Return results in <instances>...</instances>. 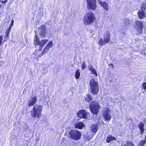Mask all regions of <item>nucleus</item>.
I'll use <instances>...</instances> for the list:
<instances>
[{"label":"nucleus","instance_id":"obj_1","mask_svg":"<svg viewBox=\"0 0 146 146\" xmlns=\"http://www.w3.org/2000/svg\"><path fill=\"white\" fill-rule=\"evenodd\" d=\"M96 20V17L94 14L91 11L86 13L84 16L83 21L86 25H90Z\"/></svg>","mask_w":146,"mask_h":146},{"label":"nucleus","instance_id":"obj_2","mask_svg":"<svg viewBox=\"0 0 146 146\" xmlns=\"http://www.w3.org/2000/svg\"><path fill=\"white\" fill-rule=\"evenodd\" d=\"M42 106L41 105H36L34 106L33 110L31 111V116L34 118L38 119L41 116L42 111Z\"/></svg>","mask_w":146,"mask_h":146},{"label":"nucleus","instance_id":"obj_3","mask_svg":"<svg viewBox=\"0 0 146 146\" xmlns=\"http://www.w3.org/2000/svg\"><path fill=\"white\" fill-rule=\"evenodd\" d=\"M111 35L109 31H106L104 34L103 38H101L98 41V44L101 46L109 43L110 40Z\"/></svg>","mask_w":146,"mask_h":146},{"label":"nucleus","instance_id":"obj_4","mask_svg":"<svg viewBox=\"0 0 146 146\" xmlns=\"http://www.w3.org/2000/svg\"><path fill=\"white\" fill-rule=\"evenodd\" d=\"M90 86L92 93L94 95L97 94L99 90L98 80L96 79H92L90 82Z\"/></svg>","mask_w":146,"mask_h":146},{"label":"nucleus","instance_id":"obj_5","mask_svg":"<svg viewBox=\"0 0 146 146\" xmlns=\"http://www.w3.org/2000/svg\"><path fill=\"white\" fill-rule=\"evenodd\" d=\"M34 40L35 41V46L40 45V48L38 50L40 51L42 50L44 45H45L46 43L48 41L47 39L42 40L40 41L39 38L36 34L35 35Z\"/></svg>","mask_w":146,"mask_h":146},{"label":"nucleus","instance_id":"obj_6","mask_svg":"<svg viewBox=\"0 0 146 146\" xmlns=\"http://www.w3.org/2000/svg\"><path fill=\"white\" fill-rule=\"evenodd\" d=\"M89 107L92 112L95 115L98 114L100 108L99 104L96 101L92 102L89 105Z\"/></svg>","mask_w":146,"mask_h":146},{"label":"nucleus","instance_id":"obj_7","mask_svg":"<svg viewBox=\"0 0 146 146\" xmlns=\"http://www.w3.org/2000/svg\"><path fill=\"white\" fill-rule=\"evenodd\" d=\"M69 137L74 140H78L81 137V134L80 132L75 130H71L69 133Z\"/></svg>","mask_w":146,"mask_h":146},{"label":"nucleus","instance_id":"obj_8","mask_svg":"<svg viewBox=\"0 0 146 146\" xmlns=\"http://www.w3.org/2000/svg\"><path fill=\"white\" fill-rule=\"evenodd\" d=\"M103 115L105 120L108 122L110 121L111 118V112L110 110L108 108H106L104 109Z\"/></svg>","mask_w":146,"mask_h":146},{"label":"nucleus","instance_id":"obj_9","mask_svg":"<svg viewBox=\"0 0 146 146\" xmlns=\"http://www.w3.org/2000/svg\"><path fill=\"white\" fill-rule=\"evenodd\" d=\"M87 5L88 9L93 10H96L97 6L96 0H87Z\"/></svg>","mask_w":146,"mask_h":146},{"label":"nucleus","instance_id":"obj_10","mask_svg":"<svg viewBox=\"0 0 146 146\" xmlns=\"http://www.w3.org/2000/svg\"><path fill=\"white\" fill-rule=\"evenodd\" d=\"M135 29L139 34H141L142 32V29L143 27L142 22L137 21H136Z\"/></svg>","mask_w":146,"mask_h":146},{"label":"nucleus","instance_id":"obj_11","mask_svg":"<svg viewBox=\"0 0 146 146\" xmlns=\"http://www.w3.org/2000/svg\"><path fill=\"white\" fill-rule=\"evenodd\" d=\"M39 29L40 32L39 35L42 38L45 37L46 33V27L44 25H42L40 27L38 28Z\"/></svg>","mask_w":146,"mask_h":146},{"label":"nucleus","instance_id":"obj_12","mask_svg":"<svg viewBox=\"0 0 146 146\" xmlns=\"http://www.w3.org/2000/svg\"><path fill=\"white\" fill-rule=\"evenodd\" d=\"M37 98L35 96L32 97L31 98L29 99L28 102V105L29 107L33 106L36 103Z\"/></svg>","mask_w":146,"mask_h":146},{"label":"nucleus","instance_id":"obj_13","mask_svg":"<svg viewBox=\"0 0 146 146\" xmlns=\"http://www.w3.org/2000/svg\"><path fill=\"white\" fill-rule=\"evenodd\" d=\"M99 2L104 9L106 11H108L109 7L108 3L106 2H102L100 1H99Z\"/></svg>","mask_w":146,"mask_h":146},{"label":"nucleus","instance_id":"obj_14","mask_svg":"<svg viewBox=\"0 0 146 146\" xmlns=\"http://www.w3.org/2000/svg\"><path fill=\"white\" fill-rule=\"evenodd\" d=\"M91 128L92 131L95 133L96 132L98 129V125L96 124L92 125Z\"/></svg>","mask_w":146,"mask_h":146},{"label":"nucleus","instance_id":"obj_15","mask_svg":"<svg viewBox=\"0 0 146 146\" xmlns=\"http://www.w3.org/2000/svg\"><path fill=\"white\" fill-rule=\"evenodd\" d=\"M75 126L76 128L81 129L84 126V124L82 122H79L78 123H75Z\"/></svg>","mask_w":146,"mask_h":146},{"label":"nucleus","instance_id":"obj_16","mask_svg":"<svg viewBox=\"0 0 146 146\" xmlns=\"http://www.w3.org/2000/svg\"><path fill=\"white\" fill-rule=\"evenodd\" d=\"M138 126L140 130V132L141 133H143V131L145 130V129H144V125L142 123L140 122Z\"/></svg>","mask_w":146,"mask_h":146},{"label":"nucleus","instance_id":"obj_17","mask_svg":"<svg viewBox=\"0 0 146 146\" xmlns=\"http://www.w3.org/2000/svg\"><path fill=\"white\" fill-rule=\"evenodd\" d=\"M116 140V139L114 137H113L111 135H109L107 137L106 139V142L107 143H109L110 142L113 141V140Z\"/></svg>","mask_w":146,"mask_h":146},{"label":"nucleus","instance_id":"obj_18","mask_svg":"<svg viewBox=\"0 0 146 146\" xmlns=\"http://www.w3.org/2000/svg\"><path fill=\"white\" fill-rule=\"evenodd\" d=\"M85 112V110H81L80 111L77 113V116L80 118H83L84 116V114Z\"/></svg>","mask_w":146,"mask_h":146},{"label":"nucleus","instance_id":"obj_19","mask_svg":"<svg viewBox=\"0 0 146 146\" xmlns=\"http://www.w3.org/2000/svg\"><path fill=\"white\" fill-rule=\"evenodd\" d=\"M53 45V43L52 41H50L48 44L45 47V49H47L48 50H49L50 48L52 47Z\"/></svg>","mask_w":146,"mask_h":146},{"label":"nucleus","instance_id":"obj_20","mask_svg":"<svg viewBox=\"0 0 146 146\" xmlns=\"http://www.w3.org/2000/svg\"><path fill=\"white\" fill-rule=\"evenodd\" d=\"M49 50H48L47 49H45V47L44 50L42 52V53L40 54L38 56L37 58H40L42 56L44 55L47 52H48Z\"/></svg>","mask_w":146,"mask_h":146},{"label":"nucleus","instance_id":"obj_21","mask_svg":"<svg viewBox=\"0 0 146 146\" xmlns=\"http://www.w3.org/2000/svg\"><path fill=\"white\" fill-rule=\"evenodd\" d=\"M92 100V97L90 94H88L85 99V100L87 102H90Z\"/></svg>","mask_w":146,"mask_h":146},{"label":"nucleus","instance_id":"obj_22","mask_svg":"<svg viewBox=\"0 0 146 146\" xmlns=\"http://www.w3.org/2000/svg\"><path fill=\"white\" fill-rule=\"evenodd\" d=\"M89 69H90L92 73L94 74L96 76H97V73L95 69L91 65H90V66L89 67Z\"/></svg>","mask_w":146,"mask_h":146},{"label":"nucleus","instance_id":"obj_23","mask_svg":"<svg viewBox=\"0 0 146 146\" xmlns=\"http://www.w3.org/2000/svg\"><path fill=\"white\" fill-rule=\"evenodd\" d=\"M11 29L10 28H8L6 31L5 36L8 38H9V36Z\"/></svg>","mask_w":146,"mask_h":146},{"label":"nucleus","instance_id":"obj_24","mask_svg":"<svg viewBox=\"0 0 146 146\" xmlns=\"http://www.w3.org/2000/svg\"><path fill=\"white\" fill-rule=\"evenodd\" d=\"M80 76V73L78 70H77L75 72V78L77 79H78Z\"/></svg>","mask_w":146,"mask_h":146},{"label":"nucleus","instance_id":"obj_25","mask_svg":"<svg viewBox=\"0 0 146 146\" xmlns=\"http://www.w3.org/2000/svg\"><path fill=\"white\" fill-rule=\"evenodd\" d=\"M84 114L83 117L85 119H87L90 116V114L89 113L86 112L85 110Z\"/></svg>","mask_w":146,"mask_h":146},{"label":"nucleus","instance_id":"obj_26","mask_svg":"<svg viewBox=\"0 0 146 146\" xmlns=\"http://www.w3.org/2000/svg\"><path fill=\"white\" fill-rule=\"evenodd\" d=\"M146 143L145 140H141L138 145V146H144V145Z\"/></svg>","mask_w":146,"mask_h":146},{"label":"nucleus","instance_id":"obj_27","mask_svg":"<svg viewBox=\"0 0 146 146\" xmlns=\"http://www.w3.org/2000/svg\"><path fill=\"white\" fill-rule=\"evenodd\" d=\"M106 100L107 101V103H109L110 102L112 101L111 97L110 96H107L106 98Z\"/></svg>","mask_w":146,"mask_h":146},{"label":"nucleus","instance_id":"obj_28","mask_svg":"<svg viewBox=\"0 0 146 146\" xmlns=\"http://www.w3.org/2000/svg\"><path fill=\"white\" fill-rule=\"evenodd\" d=\"M141 88L146 90V82H144L142 84Z\"/></svg>","mask_w":146,"mask_h":146},{"label":"nucleus","instance_id":"obj_29","mask_svg":"<svg viewBox=\"0 0 146 146\" xmlns=\"http://www.w3.org/2000/svg\"><path fill=\"white\" fill-rule=\"evenodd\" d=\"M127 146H134L133 143L132 142L130 141H127Z\"/></svg>","mask_w":146,"mask_h":146},{"label":"nucleus","instance_id":"obj_30","mask_svg":"<svg viewBox=\"0 0 146 146\" xmlns=\"http://www.w3.org/2000/svg\"><path fill=\"white\" fill-rule=\"evenodd\" d=\"M14 21L12 19L11 23H10V24L9 25V27L8 28H10V29H11V27H12V26L13 25V24H14Z\"/></svg>","mask_w":146,"mask_h":146},{"label":"nucleus","instance_id":"obj_31","mask_svg":"<svg viewBox=\"0 0 146 146\" xmlns=\"http://www.w3.org/2000/svg\"><path fill=\"white\" fill-rule=\"evenodd\" d=\"M3 39V36L2 35H0V46H1Z\"/></svg>","mask_w":146,"mask_h":146},{"label":"nucleus","instance_id":"obj_32","mask_svg":"<svg viewBox=\"0 0 146 146\" xmlns=\"http://www.w3.org/2000/svg\"><path fill=\"white\" fill-rule=\"evenodd\" d=\"M86 66L85 64H82V69H84L86 68Z\"/></svg>","mask_w":146,"mask_h":146},{"label":"nucleus","instance_id":"obj_33","mask_svg":"<svg viewBox=\"0 0 146 146\" xmlns=\"http://www.w3.org/2000/svg\"><path fill=\"white\" fill-rule=\"evenodd\" d=\"M7 0H5L4 1H2V2L3 3H5L7 2Z\"/></svg>","mask_w":146,"mask_h":146},{"label":"nucleus","instance_id":"obj_34","mask_svg":"<svg viewBox=\"0 0 146 146\" xmlns=\"http://www.w3.org/2000/svg\"><path fill=\"white\" fill-rule=\"evenodd\" d=\"M108 65L110 66L112 68H113V64H108Z\"/></svg>","mask_w":146,"mask_h":146},{"label":"nucleus","instance_id":"obj_35","mask_svg":"<svg viewBox=\"0 0 146 146\" xmlns=\"http://www.w3.org/2000/svg\"><path fill=\"white\" fill-rule=\"evenodd\" d=\"M121 146H127L126 145H122Z\"/></svg>","mask_w":146,"mask_h":146},{"label":"nucleus","instance_id":"obj_36","mask_svg":"<svg viewBox=\"0 0 146 146\" xmlns=\"http://www.w3.org/2000/svg\"><path fill=\"white\" fill-rule=\"evenodd\" d=\"M146 122V118L145 119V123Z\"/></svg>","mask_w":146,"mask_h":146},{"label":"nucleus","instance_id":"obj_37","mask_svg":"<svg viewBox=\"0 0 146 146\" xmlns=\"http://www.w3.org/2000/svg\"><path fill=\"white\" fill-rule=\"evenodd\" d=\"M145 140L146 141V135L145 136Z\"/></svg>","mask_w":146,"mask_h":146},{"label":"nucleus","instance_id":"obj_38","mask_svg":"<svg viewBox=\"0 0 146 146\" xmlns=\"http://www.w3.org/2000/svg\"><path fill=\"white\" fill-rule=\"evenodd\" d=\"M6 41V40H4L3 41L4 42V41Z\"/></svg>","mask_w":146,"mask_h":146},{"label":"nucleus","instance_id":"obj_39","mask_svg":"<svg viewBox=\"0 0 146 146\" xmlns=\"http://www.w3.org/2000/svg\"><path fill=\"white\" fill-rule=\"evenodd\" d=\"M145 38L146 39V36H145Z\"/></svg>","mask_w":146,"mask_h":146},{"label":"nucleus","instance_id":"obj_40","mask_svg":"<svg viewBox=\"0 0 146 146\" xmlns=\"http://www.w3.org/2000/svg\"><path fill=\"white\" fill-rule=\"evenodd\" d=\"M98 0V1H100L99 0Z\"/></svg>","mask_w":146,"mask_h":146}]
</instances>
